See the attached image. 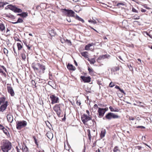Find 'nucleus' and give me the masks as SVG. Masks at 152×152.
I'll return each instance as SVG.
<instances>
[{
	"mask_svg": "<svg viewBox=\"0 0 152 152\" xmlns=\"http://www.w3.org/2000/svg\"><path fill=\"white\" fill-rule=\"evenodd\" d=\"M11 147V143L8 140H3L1 142V147L3 152H9Z\"/></svg>",
	"mask_w": 152,
	"mask_h": 152,
	"instance_id": "1",
	"label": "nucleus"
},
{
	"mask_svg": "<svg viewBox=\"0 0 152 152\" xmlns=\"http://www.w3.org/2000/svg\"><path fill=\"white\" fill-rule=\"evenodd\" d=\"M32 67L35 71L40 74L44 72V71L45 69V66L40 64L39 63L36 64H32Z\"/></svg>",
	"mask_w": 152,
	"mask_h": 152,
	"instance_id": "2",
	"label": "nucleus"
},
{
	"mask_svg": "<svg viewBox=\"0 0 152 152\" xmlns=\"http://www.w3.org/2000/svg\"><path fill=\"white\" fill-rule=\"evenodd\" d=\"M81 119L82 122L85 124H88L87 122L88 121H91L90 124L89 126L93 124L94 121L91 120V118L87 115L85 114H83L81 117Z\"/></svg>",
	"mask_w": 152,
	"mask_h": 152,
	"instance_id": "3",
	"label": "nucleus"
},
{
	"mask_svg": "<svg viewBox=\"0 0 152 152\" xmlns=\"http://www.w3.org/2000/svg\"><path fill=\"white\" fill-rule=\"evenodd\" d=\"M27 124L26 121H18L16 122V128L19 130L20 129L22 128L25 127Z\"/></svg>",
	"mask_w": 152,
	"mask_h": 152,
	"instance_id": "4",
	"label": "nucleus"
},
{
	"mask_svg": "<svg viewBox=\"0 0 152 152\" xmlns=\"http://www.w3.org/2000/svg\"><path fill=\"white\" fill-rule=\"evenodd\" d=\"M105 118L109 120L111 119L112 118H118L120 117L115 114L112 113H110L107 114L105 116Z\"/></svg>",
	"mask_w": 152,
	"mask_h": 152,
	"instance_id": "5",
	"label": "nucleus"
},
{
	"mask_svg": "<svg viewBox=\"0 0 152 152\" xmlns=\"http://www.w3.org/2000/svg\"><path fill=\"white\" fill-rule=\"evenodd\" d=\"M50 98L52 101L51 103L54 104L58 102L59 99L58 97L54 95H51L50 96Z\"/></svg>",
	"mask_w": 152,
	"mask_h": 152,
	"instance_id": "6",
	"label": "nucleus"
},
{
	"mask_svg": "<svg viewBox=\"0 0 152 152\" xmlns=\"http://www.w3.org/2000/svg\"><path fill=\"white\" fill-rule=\"evenodd\" d=\"M53 109L56 112L57 115L59 116L61 113L60 104H56L53 107Z\"/></svg>",
	"mask_w": 152,
	"mask_h": 152,
	"instance_id": "7",
	"label": "nucleus"
},
{
	"mask_svg": "<svg viewBox=\"0 0 152 152\" xmlns=\"http://www.w3.org/2000/svg\"><path fill=\"white\" fill-rule=\"evenodd\" d=\"M98 112L99 114V117L101 118L103 116L105 113V110H104V109H103V108H102L100 107L98 108Z\"/></svg>",
	"mask_w": 152,
	"mask_h": 152,
	"instance_id": "8",
	"label": "nucleus"
},
{
	"mask_svg": "<svg viewBox=\"0 0 152 152\" xmlns=\"http://www.w3.org/2000/svg\"><path fill=\"white\" fill-rule=\"evenodd\" d=\"M67 13L68 16L72 17H75V13L71 10H64Z\"/></svg>",
	"mask_w": 152,
	"mask_h": 152,
	"instance_id": "9",
	"label": "nucleus"
},
{
	"mask_svg": "<svg viewBox=\"0 0 152 152\" xmlns=\"http://www.w3.org/2000/svg\"><path fill=\"white\" fill-rule=\"evenodd\" d=\"M7 89L8 92L12 96H14L15 95V93L12 87L10 86H7Z\"/></svg>",
	"mask_w": 152,
	"mask_h": 152,
	"instance_id": "10",
	"label": "nucleus"
},
{
	"mask_svg": "<svg viewBox=\"0 0 152 152\" xmlns=\"http://www.w3.org/2000/svg\"><path fill=\"white\" fill-rule=\"evenodd\" d=\"M81 78L84 82H89L91 81V78L89 77H86L84 76H81Z\"/></svg>",
	"mask_w": 152,
	"mask_h": 152,
	"instance_id": "11",
	"label": "nucleus"
},
{
	"mask_svg": "<svg viewBox=\"0 0 152 152\" xmlns=\"http://www.w3.org/2000/svg\"><path fill=\"white\" fill-rule=\"evenodd\" d=\"M7 101H6L5 103H4L3 104L1 105L0 107V111L2 112H3L5 110L7 106Z\"/></svg>",
	"mask_w": 152,
	"mask_h": 152,
	"instance_id": "12",
	"label": "nucleus"
},
{
	"mask_svg": "<svg viewBox=\"0 0 152 152\" xmlns=\"http://www.w3.org/2000/svg\"><path fill=\"white\" fill-rule=\"evenodd\" d=\"M7 118L8 121L10 123H12L13 121V117L12 115L10 113L7 115Z\"/></svg>",
	"mask_w": 152,
	"mask_h": 152,
	"instance_id": "13",
	"label": "nucleus"
},
{
	"mask_svg": "<svg viewBox=\"0 0 152 152\" xmlns=\"http://www.w3.org/2000/svg\"><path fill=\"white\" fill-rule=\"evenodd\" d=\"M15 7L12 5H7L5 8V9H10V10L13 11L14 12L15 10Z\"/></svg>",
	"mask_w": 152,
	"mask_h": 152,
	"instance_id": "14",
	"label": "nucleus"
},
{
	"mask_svg": "<svg viewBox=\"0 0 152 152\" xmlns=\"http://www.w3.org/2000/svg\"><path fill=\"white\" fill-rule=\"evenodd\" d=\"M47 137L50 140L52 139L53 137V134L51 132H48L46 134Z\"/></svg>",
	"mask_w": 152,
	"mask_h": 152,
	"instance_id": "15",
	"label": "nucleus"
},
{
	"mask_svg": "<svg viewBox=\"0 0 152 152\" xmlns=\"http://www.w3.org/2000/svg\"><path fill=\"white\" fill-rule=\"evenodd\" d=\"M67 67L69 70H75V67L72 64H69L67 65Z\"/></svg>",
	"mask_w": 152,
	"mask_h": 152,
	"instance_id": "16",
	"label": "nucleus"
},
{
	"mask_svg": "<svg viewBox=\"0 0 152 152\" xmlns=\"http://www.w3.org/2000/svg\"><path fill=\"white\" fill-rule=\"evenodd\" d=\"M106 132V131L105 129H103L101 131L100 134V137L101 138L104 137Z\"/></svg>",
	"mask_w": 152,
	"mask_h": 152,
	"instance_id": "17",
	"label": "nucleus"
},
{
	"mask_svg": "<svg viewBox=\"0 0 152 152\" xmlns=\"http://www.w3.org/2000/svg\"><path fill=\"white\" fill-rule=\"evenodd\" d=\"M109 108L110 110V111L112 112H118L119 111V110L118 109L116 108H113L111 106H110Z\"/></svg>",
	"mask_w": 152,
	"mask_h": 152,
	"instance_id": "18",
	"label": "nucleus"
},
{
	"mask_svg": "<svg viewBox=\"0 0 152 152\" xmlns=\"http://www.w3.org/2000/svg\"><path fill=\"white\" fill-rule=\"evenodd\" d=\"M22 150L23 151L25 152H28V148H27V146L25 145H24L23 146H22Z\"/></svg>",
	"mask_w": 152,
	"mask_h": 152,
	"instance_id": "19",
	"label": "nucleus"
},
{
	"mask_svg": "<svg viewBox=\"0 0 152 152\" xmlns=\"http://www.w3.org/2000/svg\"><path fill=\"white\" fill-rule=\"evenodd\" d=\"M49 34L50 36H54L56 34V32L53 30H51L49 31Z\"/></svg>",
	"mask_w": 152,
	"mask_h": 152,
	"instance_id": "20",
	"label": "nucleus"
},
{
	"mask_svg": "<svg viewBox=\"0 0 152 152\" xmlns=\"http://www.w3.org/2000/svg\"><path fill=\"white\" fill-rule=\"evenodd\" d=\"M81 55L85 58H88V55L87 54L88 53L86 52H83L80 53Z\"/></svg>",
	"mask_w": 152,
	"mask_h": 152,
	"instance_id": "21",
	"label": "nucleus"
},
{
	"mask_svg": "<svg viewBox=\"0 0 152 152\" xmlns=\"http://www.w3.org/2000/svg\"><path fill=\"white\" fill-rule=\"evenodd\" d=\"M108 57L107 55H103L101 56H100L97 58V60H101L102 59H104L105 58H107Z\"/></svg>",
	"mask_w": 152,
	"mask_h": 152,
	"instance_id": "22",
	"label": "nucleus"
},
{
	"mask_svg": "<svg viewBox=\"0 0 152 152\" xmlns=\"http://www.w3.org/2000/svg\"><path fill=\"white\" fill-rule=\"evenodd\" d=\"M5 99L4 97L0 98V105L2 104H4L6 102Z\"/></svg>",
	"mask_w": 152,
	"mask_h": 152,
	"instance_id": "23",
	"label": "nucleus"
},
{
	"mask_svg": "<svg viewBox=\"0 0 152 152\" xmlns=\"http://www.w3.org/2000/svg\"><path fill=\"white\" fill-rule=\"evenodd\" d=\"M5 29V27L4 25L2 23H0V30L1 31H3Z\"/></svg>",
	"mask_w": 152,
	"mask_h": 152,
	"instance_id": "24",
	"label": "nucleus"
},
{
	"mask_svg": "<svg viewBox=\"0 0 152 152\" xmlns=\"http://www.w3.org/2000/svg\"><path fill=\"white\" fill-rule=\"evenodd\" d=\"M75 18L77 19L80 21H81L83 23H84V21L83 19L80 18L78 15H76L75 16Z\"/></svg>",
	"mask_w": 152,
	"mask_h": 152,
	"instance_id": "25",
	"label": "nucleus"
},
{
	"mask_svg": "<svg viewBox=\"0 0 152 152\" xmlns=\"http://www.w3.org/2000/svg\"><path fill=\"white\" fill-rule=\"evenodd\" d=\"M88 22L89 23H91L93 24H95L97 23L96 21L95 20H94L93 19V20L90 19L89 20H88Z\"/></svg>",
	"mask_w": 152,
	"mask_h": 152,
	"instance_id": "26",
	"label": "nucleus"
},
{
	"mask_svg": "<svg viewBox=\"0 0 152 152\" xmlns=\"http://www.w3.org/2000/svg\"><path fill=\"white\" fill-rule=\"evenodd\" d=\"M88 60L90 61V63L94 64L95 62V60L94 58H91L90 59H88Z\"/></svg>",
	"mask_w": 152,
	"mask_h": 152,
	"instance_id": "27",
	"label": "nucleus"
},
{
	"mask_svg": "<svg viewBox=\"0 0 152 152\" xmlns=\"http://www.w3.org/2000/svg\"><path fill=\"white\" fill-rule=\"evenodd\" d=\"M7 135H8L9 134V132L8 130L5 128H4V129H3L2 130Z\"/></svg>",
	"mask_w": 152,
	"mask_h": 152,
	"instance_id": "28",
	"label": "nucleus"
},
{
	"mask_svg": "<svg viewBox=\"0 0 152 152\" xmlns=\"http://www.w3.org/2000/svg\"><path fill=\"white\" fill-rule=\"evenodd\" d=\"M17 46L18 50H21V48H22V46L21 44L19 43H17Z\"/></svg>",
	"mask_w": 152,
	"mask_h": 152,
	"instance_id": "29",
	"label": "nucleus"
},
{
	"mask_svg": "<svg viewBox=\"0 0 152 152\" xmlns=\"http://www.w3.org/2000/svg\"><path fill=\"white\" fill-rule=\"evenodd\" d=\"M87 132H88V137L89 139L90 140H91V135L90 133V129H88L87 130Z\"/></svg>",
	"mask_w": 152,
	"mask_h": 152,
	"instance_id": "30",
	"label": "nucleus"
},
{
	"mask_svg": "<svg viewBox=\"0 0 152 152\" xmlns=\"http://www.w3.org/2000/svg\"><path fill=\"white\" fill-rule=\"evenodd\" d=\"M23 21V20H22V19H21V18H19L17 22H14V23H13L14 24H16V23H22Z\"/></svg>",
	"mask_w": 152,
	"mask_h": 152,
	"instance_id": "31",
	"label": "nucleus"
},
{
	"mask_svg": "<svg viewBox=\"0 0 152 152\" xmlns=\"http://www.w3.org/2000/svg\"><path fill=\"white\" fill-rule=\"evenodd\" d=\"M22 12V10L18 8L17 7H15V10L14 12Z\"/></svg>",
	"mask_w": 152,
	"mask_h": 152,
	"instance_id": "32",
	"label": "nucleus"
},
{
	"mask_svg": "<svg viewBox=\"0 0 152 152\" xmlns=\"http://www.w3.org/2000/svg\"><path fill=\"white\" fill-rule=\"evenodd\" d=\"M21 56L22 59L24 60H25L26 58V56L25 54L22 53L21 54Z\"/></svg>",
	"mask_w": 152,
	"mask_h": 152,
	"instance_id": "33",
	"label": "nucleus"
},
{
	"mask_svg": "<svg viewBox=\"0 0 152 152\" xmlns=\"http://www.w3.org/2000/svg\"><path fill=\"white\" fill-rule=\"evenodd\" d=\"M3 50L4 53L6 54L7 56V54H8V50L6 48H4L3 49Z\"/></svg>",
	"mask_w": 152,
	"mask_h": 152,
	"instance_id": "34",
	"label": "nucleus"
},
{
	"mask_svg": "<svg viewBox=\"0 0 152 152\" xmlns=\"http://www.w3.org/2000/svg\"><path fill=\"white\" fill-rule=\"evenodd\" d=\"M7 4V3H4L0 1V7H3L4 5H5L6 4Z\"/></svg>",
	"mask_w": 152,
	"mask_h": 152,
	"instance_id": "35",
	"label": "nucleus"
},
{
	"mask_svg": "<svg viewBox=\"0 0 152 152\" xmlns=\"http://www.w3.org/2000/svg\"><path fill=\"white\" fill-rule=\"evenodd\" d=\"M119 151V150L118 149V147L117 146H115L114 148L113 151L114 152H117L118 151Z\"/></svg>",
	"mask_w": 152,
	"mask_h": 152,
	"instance_id": "36",
	"label": "nucleus"
},
{
	"mask_svg": "<svg viewBox=\"0 0 152 152\" xmlns=\"http://www.w3.org/2000/svg\"><path fill=\"white\" fill-rule=\"evenodd\" d=\"M18 15H20L23 17H26L27 15V14L26 13L21 14H18Z\"/></svg>",
	"mask_w": 152,
	"mask_h": 152,
	"instance_id": "37",
	"label": "nucleus"
},
{
	"mask_svg": "<svg viewBox=\"0 0 152 152\" xmlns=\"http://www.w3.org/2000/svg\"><path fill=\"white\" fill-rule=\"evenodd\" d=\"M65 42H66L67 44H68L69 45H71V42L70 40H69L68 39H66Z\"/></svg>",
	"mask_w": 152,
	"mask_h": 152,
	"instance_id": "38",
	"label": "nucleus"
},
{
	"mask_svg": "<svg viewBox=\"0 0 152 152\" xmlns=\"http://www.w3.org/2000/svg\"><path fill=\"white\" fill-rule=\"evenodd\" d=\"M115 85L114 83H113L112 82H111V83H110L109 85V86L110 87H113Z\"/></svg>",
	"mask_w": 152,
	"mask_h": 152,
	"instance_id": "39",
	"label": "nucleus"
},
{
	"mask_svg": "<svg viewBox=\"0 0 152 152\" xmlns=\"http://www.w3.org/2000/svg\"><path fill=\"white\" fill-rule=\"evenodd\" d=\"M133 18L134 19L137 20L139 18V17L138 16L135 15L133 17Z\"/></svg>",
	"mask_w": 152,
	"mask_h": 152,
	"instance_id": "40",
	"label": "nucleus"
},
{
	"mask_svg": "<svg viewBox=\"0 0 152 152\" xmlns=\"http://www.w3.org/2000/svg\"><path fill=\"white\" fill-rule=\"evenodd\" d=\"M33 137V138H34V140L35 141V143L36 144V145H38V143H37V140L36 139V137H34V136Z\"/></svg>",
	"mask_w": 152,
	"mask_h": 152,
	"instance_id": "41",
	"label": "nucleus"
},
{
	"mask_svg": "<svg viewBox=\"0 0 152 152\" xmlns=\"http://www.w3.org/2000/svg\"><path fill=\"white\" fill-rule=\"evenodd\" d=\"M90 47L88 45H86L85 47V49L86 50H88L89 49Z\"/></svg>",
	"mask_w": 152,
	"mask_h": 152,
	"instance_id": "42",
	"label": "nucleus"
},
{
	"mask_svg": "<svg viewBox=\"0 0 152 152\" xmlns=\"http://www.w3.org/2000/svg\"><path fill=\"white\" fill-rule=\"evenodd\" d=\"M137 128L145 129V127L143 126H139L136 127Z\"/></svg>",
	"mask_w": 152,
	"mask_h": 152,
	"instance_id": "43",
	"label": "nucleus"
},
{
	"mask_svg": "<svg viewBox=\"0 0 152 152\" xmlns=\"http://www.w3.org/2000/svg\"><path fill=\"white\" fill-rule=\"evenodd\" d=\"M132 11L134 12H136V13L138 12V11H137L134 8H132Z\"/></svg>",
	"mask_w": 152,
	"mask_h": 152,
	"instance_id": "44",
	"label": "nucleus"
},
{
	"mask_svg": "<svg viewBox=\"0 0 152 152\" xmlns=\"http://www.w3.org/2000/svg\"><path fill=\"white\" fill-rule=\"evenodd\" d=\"M4 128V127L2 125L0 124V129L2 130Z\"/></svg>",
	"mask_w": 152,
	"mask_h": 152,
	"instance_id": "45",
	"label": "nucleus"
},
{
	"mask_svg": "<svg viewBox=\"0 0 152 152\" xmlns=\"http://www.w3.org/2000/svg\"><path fill=\"white\" fill-rule=\"evenodd\" d=\"M128 119L129 120H134V117H131L128 118Z\"/></svg>",
	"mask_w": 152,
	"mask_h": 152,
	"instance_id": "46",
	"label": "nucleus"
},
{
	"mask_svg": "<svg viewBox=\"0 0 152 152\" xmlns=\"http://www.w3.org/2000/svg\"><path fill=\"white\" fill-rule=\"evenodd\" d=\"M119 90L122 93H124V94H125L124 90L123 89H121V88H120V89Z\"/></svg>",
	"mask_w": 152,
	"mask_h": 152,
	"instance_id": "47",
	"label": "nucleus"
},
{
	"mask_svg": "<svg viewBox=\"0 0 152 152\" xmlns=\"http://www.w3.org/2000/svg\"><path fill=\"white\" fill-rule=\"evenodd\" d=\"M88 70L89 71V72H93V69H91L90 68H88Z\"/></svg>",
	"mask_w": 152,
	"mask_h": 152,
	"instance_id": "48",
	"label": "nucleus"
},
{
	"mask_svg": "<svg viewBox=\"0 0 152 152\" xmlns=\"http://www.w3.org/2000/svg\"><path fill=\"white\" fill-rule=\"evenodd\" d=\"M16 148L17 149V152H20V150H21L19 149H18V147L17 146L16 147ZM20 148V149H21V148Z\"/></svg>",
	"mask_w": 152,
	"mask_h": 152,
	"instance_id": "49",
	"label": "nucleus"
},
{
	"mask_svg": "<svg viewBox=\"0 0 152 152\" xmlns=\"http://www.w3.org/2000/svg\"><path fill=\"white\" fill-rule=\"evenodd\" d=\"M77 103L79 105H80L81 104L80 101L78 100L77 101Z\"/></svg>",
	"mask_w": 152,
	"mask_h": 152,
	"instance_id": "50",
	"label": "nucleus"
},
{
	"mask_svg": "<svg viewBox=\"0 0 152 152\" xmlns=\"http://www.w3.org/2000/svg\"><path fill=\"white\" fill-rule=\"evenodd\" d=\"M94 45V44L93 43H92L91 44H88V45L89 46V47H90L93 46V45Z\"/></svg>",
	"mask_w": 152,
	"mask_h": 152,
	"instance_id": "51",
	"label": "nucleus"
},
{
	"mask_svg": "<svg viewBox=\"0 0 152 152\" xmlns=\"http://www.w3.org/2000/svg\"><path fill=\"white\" fill-rule=\"evenodd\" d=\"M119 5H121L123 6L124 5V4L122 3H118L117 4V6H119Z\"/></svg>",
	"mask_w": 152,
	"mask_h": 152,
	"instance_id": "52",
	"label": "nucleus"
},
{
	"mask_svg": "<svg viewBox=\"0 0 152 152\" xmlns=\"http://www.w3.org/2000/svg\"><path fill=\"white\" fill-rule=\"evenodd\" d=\"M26 45L29 50H30V49L31 47V45L29 46V45H27L26 44Z\"/></svg>",
	"mask_w": 152,
	"mask_h": 152,
	"instance_id": "53",
	"label": "nucleus"
},
{
	"mask_svg": "<svg viewBox=\"0 0 152 152\" xmlns=\"http://www.w3.org/2000/svg\"><path fill=\"white\" fill-rule=\"evenodd\" d=\"M141 11L142 12H145L146 11V10L145 9H142L141 10Z\"/></svg>",
	"mask_w": 152,
	"mask_h": 152,
	"instance_id": "54",
	"label": "nucleus"
},
{
	"mask_svg": "<svg viewBox=\"0 0 152 152\" xmlns=\"http://www.w3.org/2000/svg\"><path fill=\"white\" fill-rule=\"evenodd\" d=\"M13 50H14V53H15V56H17V54L16 52V51H15V49L14 48H13Z\"/></svg>",
	"mask_w": 152,
	"mask_h": 152,
	"instance_id": "55",
	"label": "nucleus"
},
{
	"mask_svg": "<svg viewBox=\"0 0 152 152\" xmlns=\"http://www.w3.org/2000/svg\"><path fill=\"white\" fill-rule=\"evenodd\" d=\"M86 113L88 114V115L89 116L90 115V113L89 111L88 110H87L86 111Z\"/></svg>",
	"mask_w": 152,
	"mask_h": 152,
	"instance_id": "56",
	"label": "nucleus"
},
{
	"mask_svg": "<svg viewBox=\"0 0 152 152\" xmlns=\"http://www.w3.org/2000/svg\"><path fill=\"white\" fill-rule=\"evenodd\" d=\"M115 88L117 89H118L119 90L120 88L119 87V86H115Z\"/></svg>",
	"mask_w": 152,
	"mask_h": 152,
	"instance_id": "57",
	"label": "nucleus"
},
{
	"mask_svg": "<svg viewBox=\"0 0 152 152\" xmlns=\"http://www.w3.org/2000/svg\"><path fill=\"white\" fill-rule=\"evenodd\" d=\"M0 73H4V71L0 68Z\"/></svg>",
	"mask_w": 152,
	"mask_h": 152,
	"instance_id": "58",
	"label": "nucleus"
},
{
	"mask_svg": "<svg viewBox=\"0 0 152 152\" xmlns=\"http://www.w3.org/2000/svg\"><path fill=\"white\" fill-rule=\"evenodd\" d=\"M2 67L5 71H6V69L4 66H2Z\"/></svg>",
	"mask_w": 152,
	"mask_h": 152,
	"instance_id": "59",
	"label": "nucleus"
},
{
	"mask_svg": "<svg viewBox=\"0 0 152 152\" xmlns=\"http://www.w3.org/2000/svg\"><path fill=\"white\" fill-rule=\"evenodd\" d=\"M144 7L147 9H150V8L149 7H148L146 5H145L144 6Z\"/></svg>",
	"mask_w": 152,
	"mask_h": 152,
	"instance_id": "60",
	"label": "nucleus"
},
{
	"mask_svg": "<svg viewBox=\"0 0 152 152\" xmlns=\"http://www.w3.org/2000/svg\"><path fill=\"white\" fill-rule=\"evenodd\" d=\"M94 107H98V106L96 104H95L94 105Z\"/></svg>",
	"mask_w": 152,
	"mask_h": 152,
	"instance_id": "61",
	"label": "nucleus"
},
{
	"mask_svg": "<svg viewBox=\"0 0 152 152\" xmlns=\"http://www.w3.org/2000/svg\"><path fill=\"white\" fill-rule=\"evenodd\" d=\"M74 62H75V65L76 66H77V63L76 61L75 60L74 61Z\"/></svg>",
	"mask_w": 152,
	"mask_h": 152,
	"instance_id": "62",
	"label": "nucleus"
},
{
	"mask_svg": "<svg viewBox=\"0 0 152 152\" xmlns=\"http://www.w3.org/2000/svg\"><path fill=\"white\" fill-rule=\"evenodd\" d=\"M103 109H104V110H105V112L106 111H107L108 110V108L106 107L105 108H103Z\"/></svg>",
	"mask_w": 152,
	"mask_h": 152,
	"instance_id": "63",
	"label": "nucleus"
},
{
	"mask_svg": "<svg viewBox=\"0 0 152 152\" xmlns=\"http://www.w3.org/2000/svg\"><path fill=\"white\" fill-rule=\"evenodd\" d=\"M96 152H100L99 149H98V151H96Z\"/></svg>",
	"mask_w": 152,
	"mask_h": 152,
	"instance_id": "64",
	"label": "nucleus"
}]
</instances>
